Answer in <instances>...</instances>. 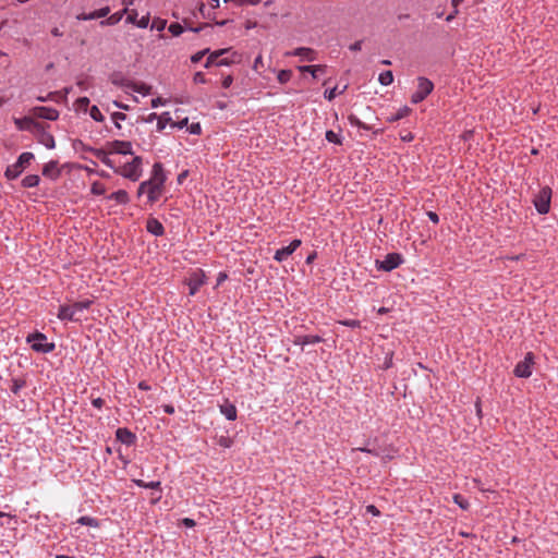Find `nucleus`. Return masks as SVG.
Here are the masks:
<instances>
[{
  "label": "nucleus",
  "instance_id": "43",
  "mask_svg": "<svg viewBox=\"0 0 558 558\" xmlns=\"http://www.w3.org/2000/svg\"><path fill=\"white\" fill-rule=\"evenodd\" d=\"M291 76L292 72L290 70H280L277 75V80L279 81V83L286 84L290 81Z\"/></svg>",
  "mask_w": 558,
  "mask_h": 558
},
{
  "label": "nucleus",
  "instance_id": "27",
  "mask_svg": "<svg viewBox=\"0 0 558 558\" xmlns=\"http://www.w3.org/2000/svg\"><path fill=\"white\" fill-rule=\"evenodd\" d=\"M300 72H308L313 76V78L317 77V73H324L326 71L325 65H300L299 68Z\"/></svg>",
  "mask_w": 558,
  "mask_h": 558
},
{
  "label": "nucleus",
  "instance_id": "63",
  "mask_svg": "<svg viewBox=\"0 0 558 558\" xmlns=\"http://www.w3.org/2000/svg\"><path fill=\"white\" fill-rule=\"evenodd\" d=\"M165 104H166V100H163L160 97L151 99V107L153 108H158L159 106H163Z\"/></svg>",
  "mask_w": 558,
  "mask_h": 558
},
{
  "label": "nucleus",
  "instance_id": "16",
  "mask_svg": "<svg viewBox=\"0 0 558 558\" xmlns=\"http://www.w3.org/2000/svg\"><path fill=\"white\" fill-rule=\"evenodd\" d=\"M43 175L52 181L59 179V177L61 175V170L58 167V161L50 160L49 162H47L43 168Z\"/></svg>",
  "mask_w": 558,
  "mask_h": 558
},
{
  "label": "nucleus",
  "instance_id": "58",
  "mask_svg": "<svg viewBox=\"0 0 558 558\" xmlns=\"http://www.w3.org/2000/svg\"><path fill=\"white\" fill-rule=\"evenodd\" d=\"M146 488L161 490V483L159 481L147 482Z\"/></svg>",
  "mask_w": 558,
  "mask_h": 558
},
{
  "label": "nucleus",
  "instance_id": "21",
  "mask_svg": "<svg viewBox=\"0 0 558 558\" xmlns=\"http://www.w3.org/2000/svg\"><path fill=\"white\" fill-rule=\"evenodd\" d=\"M147 190V201L149 204L156 203L162 194L163 186L155 183H150Z\"/></svg>",
  "mask_w": 558,
  "mask_h": 558
},
{
  "label": "nucleus",
  "instance_id": "51",
  "mask_svg": "<svg viewBox=\"0 0 558 558\" xmlns=\"http://www.w3.org/2000/svg\"><path fill=\"white\" fill-rule=\"evenodd\" d=\"M218 445L222 448H230L232 445L231 438L227 436H220L217 440Z\"/></svg>",
  "mask_w": 558,
  "mask_h": 558
},
{
  "label": "nucleus",
  "instance_id": "57",
  "mask_svg": "<svg viewBox=\"0 0 558 558\" xmlns=\"http://www.w3.org/2000/svg\"><path fill=\"white\" fill-rule=\"evenodd\" d=\"M149 185V182L146 180V181H143L140 185H138V190H137V195L141 196L143 195L144 193L147 194V190H148V186Z\"/></svg>",
  "mask_w": 558,
  "mask_h": 558
},
{
  "label": "nucleus",
  "instance_id": "22",
  "mask_svg": "<svg viewBox=\"0 0 558 558\" xmlns=\"http://www.w3.org/2000/svg\"><path fill=\"white\" fill-rule=\"evenodd\" d=\"M220 413L229 421H234L236 418V408L233 403L226 401L225 403L219 405Z\"/></svg>",
  "mask_w": 558,
  "mask_h": 558
},
{
  "label": "nucleus",
  "instance_id": "36",
  "mask_svg": "<svg viewBox=\"0 0 558 558\" xmlns=\"http://www.w3.org/2000/svg\"><path fill=\"white\" fill-rule=\"evenodd\" d=\"M348 120H349V123L352 125V126H356V128H360V129H363V130H366V131H369L371 130V126L363 123L354 114H350L348 117Z\"/></svg>",
  "mask_w": 558,
  "mask_h": 558
},
{
  "label": "nucleus",
  "instance_id": "33",
  "mask_svg": "<svg viewBox=\"0 0 558 558\" xmlns=\"http://www.w3.org/2000/svg\"><path fill=\"white\" fill-rule=\"evenodd\" d=\"M411 109L407 106L400 108L395 114L388 118L389 122H396L405 118L410 113Z\"/></svg>",
  "mask_w": 558,
  "mask_h": 558
},
{
  "label": "nucleus",
  "instance_id": "28",
  "mask_svg": "<svg viewBox=\"0 0 558 558\" xmlns=\"http://www.w3.org/2000/svg\"><path fill=\"white\" fill-rule=\"evenodd\" d=\"M39 116L46 120L54 121L59 117V112L52 108L41 107L39 108Z\"/></svg>",
  "mask_w": 558,
  "mask_h": 558
},
{
  "label": "nucleus",
  "instance_id": "29",
  "mask_svg": "<svg viewBox=\"0 0 558 558\" xmlns=\"http://www.w3.org/2000/svg\"><path fill=\"white\" fill-rule=\"evenodd\" d=\"M40 178L37 174H29L26 175L22 180V186L26 189L35 187L39 184Z\"/></svg>",
  "mask_w": 558,
  "mask_h": 558
},
{
  "label": "nucleus",
  "instance_id": "14",
  "mask_svg": "<svg viewBox=\"0 0 558 558\" xmlns=\"http://www.w3.org/2000/svg\"><path fill=\"white\" fill-rule=\"evenodd\" d=\"M204 283V274L202 271L193 272L187 280L190 295H195Z\"/></svg>",
  "mask_w": 558,
  "mask_h": 558
},
{
  "label": "nucleus",
  "instance_id": "39",
  "mask_svg": "<svg viewBox=\"0 0 558 558\" xmlns=\"http://www.w3.org/2000/svg\"><path fill=\"white\" fill-rule=\"evenodd\" d=\"M462 2V0H451L452 5V12L446 16L447 22H451L459 13V4Z\"/></svg>",
  "mask_w": 558,
  "mask_h": 558
},
{
  "label": "nucleus",
  "instance_id": "1",
  "mask_svg": "<svg viewBox=\"0 0 558 558\" xmlns=\"http://www.w3.org/2000/svg\"><path fill=\"white\" fill-rule=\"evenodd\" d=\"M26 342L31 348L38 353H50L54 350V342H49L47 336L43 332L36 331L26 337Z\"/></svg>",
  "mask_w": 558,
  "mask_h": 558
},
{
  "label": "nucleus",
  "instance_id": "42",
  "mask_svg": "<svg viewBox=\"0 0 558 558\" xmlns=\"http://www.w3.org/2000/svg\"><path fill=\"white\" fill-rule=\"evenodd\" d=\"M89 116L93 120L97 122H102L105 120L104 114L100 112L97 106H92L89 110Z\"/></svg>",
  "mask_w": 558,
  "mask_h": 558
},
{
  "label": "nucleus",
  "instance_id": "3",
  "mask_svg": "<svg viewBox=\"0 0 558 558\" xmlns=\"http://www.w3.org/2000/svg\"><path fill=\"white\" fill-rule=\"evenodd\" d=\"M142 163L143 159L140 156H135L131 162H128L123 166L121 170L114 169V172L121 174L122 177L135 182L142 177Z\"/></svg>",
  "mask_w": 558,
  "mask_h": 558
},
{
  "label": "nucleus",
  "instance_id": "48",
  "mask_svg": "<svg viewBox=\"0 0 558 558\" xmlns=\"http://www.w3.org/2000/svg\"><path fill=\"white\" fill-rule=\"evenodd\" d=\"M25 386V381L24 380H21V379H13L12 380V386H11V391L14 393V395H17L20 392V390Z\"/></svg>",
  "mask_w": 558,
  "mask_h": 558
},
{
  "label": "nucleus",
  "instance_id": "31",
  "mask_svg": "<svg viewBox=\"0 0 558 558\" xmlns=\"http://www.w3.org/2000/svg\"><path fill=\"white\" fill-rule=\"evenodd\" d=\"M76 522L80 525H86V526H92V527L99 526V521L96 518L88 517V515L80 517Z\"/></svg>",
  "mask_w": 558,
  "mask_h": 558
},
{
  "label": "nucleus",
  "instance_id": "60",
  "mask_svg": "<svg viewBox=\"0 0 558 558\" xmlns=\"http://www.w3.org/2000/svg\"><path fill=\"white\" fill-rule=\"evenodd\" d=\"M231 63H233V61L229 60L228 58H221V59L218 58L216 65L217 66H227V65H230Z\"/></svg>",
  "mask_w": 558,
  "mask_h": 558
},
{
  "label": "nucleus",
  "instance_id": "15",
  "mask_svg": "<svg viewBox=\"0 0 558 558\" xmlns=\"http://www.w3.org/2000/svg\"><path fill=\"white\" fill-rule=\"evenodd\" d=\"M116 438L126 446H132L136 441V435L126 427L118 428L116 430Z\"/></svg>",
  "mask_w": 558,
  "mask_h": 558
},
{
  "label": "nucleus",
  "instance_id": "49",
  "mask_svg": "<svg viewBox=\"0 0 558 558\" xmlns=\"http://www.w3.org/2000/svg\"><path fill=\"white\" fill-rule=\"evenodd\" d=\"M93 301L90 300H82L78 302H75L76 310H78L82 314L85 310H88L92 305Z\"/></svg>",
  "mask_w": 558,
  "mask_h": 558
},
{
  "label": "nucleus",
  "instance_id": "26",
  "mask_svg": "<svg viewBox=\"0 0 558 558\" xmlns=\"http://www.w3.org/2000/svg\"><path fill=\"white\" fill-rule=\"evenodd\" d=\"M228 51H229V49H219V50L211 52L208 56L206 62L204 63V68L209 69L210 66L216 65L217 59L220 58L221 56H223L225 53H227Z\"/></svg>",
  "mask_w": 558,
  "mask_h": 558
},
{
  "label": "nucleus",
  "instance_id": "4",
  "mask_svg": "<svg viewBox=\"0 0 558 558\" xmlns=\"http://www.w3.org/2000/svg\"><path fill=\"white\" fill-rule=\"evenodd\" d=\"M551 189L549 186L542 187L533 198V204L538 214L545 215L550 209Z\"/></svg>",
  "mask_w": 558,
  "mask_h": 558
},
{
  "label": "nucleus",
  "instance_id": "56",
  "mask_svg": "<svg viewBox=\"0 0 558 558\" xmlns=\"http://www.w3.org/2000/svg\"><path fill=\"white\" fill-rule=\"evenodd\" d=\"M193 82L195 84H205L206 83V78H205V75L203 72H196L193 76Z\"/></svg>",
  "mask_w": 558,
  "mask_h": 558
},
{
  "label": "nucleus",
  "instance_id": "52",
  "mask_svg": "<svg viewBox=\"0 0 558 558\" xmlns=\"http://www.w3.org/2000/svg\"><path fill=\"white\" fill-rule=\"evenodd\" d=\"M162 498V489L161 490H154L151 494H150V504L151 505H156L160 501V499Z\"/></svg>",
  "mask_w": 558,
  "mask_h": 558
},
{
  "label": "nucleus",
  "instance_id": "59",
  "mask_svg": "<svg viewBox=\"0 0 558 558\" xmlns=\"http://www.w3.org/2000/svg\"><path fill=\"white\" fill-rule=\"evenodd\" d=\"M189 132L191 134H201L202 132V128L199 125V123H192L190 126H189Z\"/></svg>",
  "mask_w": 558,
  "mask_h": 558
},
{
  "label": "nucleus",
  "instance_id": "11",
  "mask_svg": "<svg viewBox=\"0 0 558 558\" xmlns=\"http://www.w3.org/2000/svg\"><path fill=\"white\" fill-rule=\"evenodd\" d=\"M147 181L149 182V184L155 183V184L165 186V183L167 181V175L165 173L162 163H160V162L154 163L153 169H151V175Z\"/></svg>",
  "mask_w": 558,
  "mask_h": 558
},
{
  "label": "nucleus",
  "instance_id": "19",
  "mask_svg": "<svg viewBox=\"0 0 558 558\" xmlns=\"http://www.w3.org/2000/svg\"><path fill=\"white\" fill-rule=\"evenodd\" d=\"M146 230L155 236H161L165 233V228H163L162 223L156 218L147 219Z\"/></svg>",
  "mask_w": 558,
  "mask_h": 558
},
{
  "label": "nucleus",
  "instance_id": "44",
  "mask_svg": "<svg viewBox=\"0 0 558 558\" xmlns=\"http://www.w3.org/2000/svg\"><path fill=\"white\" fill-rule=\"evenodd\" d=\"M111 119L116 125V128L121 129V121H124L126 119V114L123 112H113L111 113Z\"/></svg>",
  "mask_w": 558,
  "mask_h": 558
},
{
  "label": "nucleus",
  "instance_id": "46",
  "mask_svg": "<svg viewBox=\"0 0 558 558\" xmlns=\"http://www.w3.org/2000/svg\"><path fill=\"white\" fill-rule=\"evenodd\" d=\"M453 501L463 510H466L470 506L469 501L463 498L461 495H454Z\"/></svg>",
  "mask_w": 558,
  "mask_h": 558
},
{
  "label": "nucleus",
  "instance_id": "55",
  "mask_svg": "<svg viewBox=\"0 0 558 558\" xmlns=\"http://www.w3.org/2000/svg\"><path fill=\"white\" fill-rule=\"evenodd\" d=\"M126 14H128L126 22L131 23V24H136V22H137V12H136V10H129V12Z\"/></svg>",
  "mask_w": 558,
  "mask_h": 558
},
{
  "label": "nucleus",
  "instance_id": "35",
  "mask_svg": "<svg viewBox=\"0 0 558 558\" xmlns=\"http://www.w3.org/2000/svg\"><path fill=\"white\" fill-rule=\"evenodd\" d=\"M379 83L383 86H388L393 82V74L391 71H384L379 74L378 77Z\"/></svg>",
  "mask_w": 558,
  "mask_h": 558
},
{
  "label": "nucleus",
  "instance_id": "53",
  "mask_svg": "<svg viewBox=\"0 0 558 558\" xmlns=\"http://www.w3.org/2000/svg\"><path fill=\"white\" fill-rule=\"evenodd\" d=\"M76 105H77L78 109L86 110L89 105V99L87 97H80L76 100Z\"/></svg>",
  "mask_w": 558,
  "mask_h": 558
},
{
  "label": "nucleus",
  "instance_id": "18",
  "mask_svg": "<svg viewBox=\"0 0 558 558\" xmlns=\"http://www.w3.org/2000/svg\"><path fill=\"white\" fill-rule=\"evenodd\" d=\"M110 12L109 7H104L90 13H81L76 16L78 21H92L100 17H106Z\"/></svg>",
  "mask_w": 558,
  "mask_h": 558
},
{
  "label": "nucleus",
  "instance_id": "6",
  "mask_svg": "<svg viewBox=\"0 0 558 558\" xmlns=\"http://www.w3.org/2000/svg\"><path fill=\"white\" fill-rule=\"evenodd\" d=\"M403 263V257L399 253H389L383 260H376V268L381 271H392Z\"/></svg>",
  "mask_w": 558,
  "mask_h": 558
},
{
  "label": "nucleus",
  "instance_id": "20",
  "mask_svg": "<svg viewBox=\"0 0 558 558\" xmlns=\"http://www.w3.org/2000/svg\"><path fill=\"white\" fill-rule=\"evenodd\" d=\"M287 54L288 56L301 57L302 60H307V61H314L316 59L315 51L313 49H311V48H307V47L296 48L293 51L288 52Z\"/></svg>",
  "mask_w": 558,
  "mask_h": 558
},
{
  "label": "nucleus",
  "instance_id": "10",
  "mask_svg": "<svg viewBox=\"0 0 558 558\" xmlns=\"http://www.w3.org/2000/svg\"><path fill=\"white\" fill-rule=\"evenodd\" d=\"M38 143L44 145L47 149H52L56 146L54 137L39 124L36 133H34Z\"/></svg>",
  "mask_w": 558,
  "mask_h": 558
},
{
  "label": "nucleus",
  "instance_id": "23",
  "mask_svg": "<svg viewBox=\"0 0 558 558\" xmlns=\"http://www.w3.org/2000/svg\"><path fill=\"white\" fill-rule=\"evenodd\" d=\"M86 150L93 153L100 161L111 169H116L112 160L108 157L107 153L101 148L88 147Z\"/></svg>",
  "mask_w": 558,
  "mask_h": 558
},
{
  "label": "nucleus",
  "instance_id": "40",
  "mask_svg": "<svg viewBox=\"0 0 558 558\" xmlns=\"http://www.w3.org/2000/svg\"><path fill=\"white\" fill-rule=\"evenodd\" d=\"M90 192L94 195H104L106 193V187L102 183L95 181L92 184Z\"/></svg>",
  "mask_w": 558,
  "mask_h": 558
},
{
  "label": "nucleus",
  "instance_id": "64",
  "mask_svg": "<svg viewBox=\"0 0 558 558\" xmlns=\"http://www.w3.org/2000/svg\"><path fill=\"white\" fill-rule=\"evenodd\" d=\"M92 404L97 409H101L105 404V401L98 397L92 400Z\"/></svg>",
  "mask_w": 558,
  "mask_h": 558
},
{
  "label": "nucleus",
  "instance_id": "62",
  "mask_svg": "<svg viewBox=\"0 0 558 558\" xmlns=\"http://www.w3.org/2000/svg\"><path fill=\"white\" fill-rule=\"evenodd\" d=\"M426 215L432 222H434V223L439 222V216L435 211H427Z\"/></svg>",
  "mask_w": 558,
  "mask_h": 558
},
{
  "label": "nucleus",
  "instance_id": "7",
  "mask_svg": "<svg viewBox=\"0 0 558 558\" xmlns=\"http://www.w3.org/2000/svg\"><path fill=\"white\" fill-rule=\"evenodd\" d=\"M534 365V354L529 352L524 359L520 361L514 367V375L519 378H529L532 375V367Z\"/></svg>",
  "mask_w": 558,
  "mask_h": 558
},
{
  "label": "nucleus",
  "instance_id": "50",
  "mask_svg": "<svg viewBox=\"0 0 558 558\" xmlns=\"http://www.w3.org/2000/svg\"><path fill=\"white\" fill-rule=\"evenodd\" d=\"M208 52H209V49H208V48H206V49H204V50H201V51H198V52L194 53V54L191 57V61H192L193 63H197V62H199V61H201V60H202V59H203V58H204Z\"/></svg>",
  "mask_w": 558,
  "mask_h": 558
},
{
  "label": "nucleus",
  "instance_id": "30",
  "mask_svg": "<svg viewBox=\"0 0 558 558\" xmlns=\"http://www.w3.org/2000/svg\"><path fill=\"white\" fill-rule=\"evenodd\" d=\"M111 82L116 86L126 87V88H130L131 83H132V81L128 80L126 77H124L121 74H114L111 78Z\"/></svg>",
  "mask_w": 558,
  "mask_h": 558
},
{
  "label": "nucleus",
  "instance_id": "37",
  "mask_svg": "<svg viewBox=\"0 0 558 558\" xmlns=\"http://www.w3.org/2000/svg\"><path fill=\"white\" fill-rule=\"evenodd\" d=\"M345 89H347V86H343V88L341 90H338L337 86L333 87V88H330V89H326L325 93H324V97L327 100L331 101V100H333L336 98V96L338 94H343L345 92Z\"/></svg>",
  "mask_w": 558,
  "mask_h": 558
},
{
  "label": "nucleus",
  "instance_id": "32",
  "mask_svg": "<svg viewBox=\"0 0 558 558\" xmlns=\"http://www.w3.org/2000/svg\"><path fill=\"white\" fill-rule=\"evenodd\" d=\"M171 122V117L169 112H163L158 117L157 121V131L161 132L165 130L168 123Z\"/></svg>",
  "mask_w": 558,
  "mask_h": 558
},
{
  "label": "nucleus",
  "instance_id": "61",
  "mask_svg": "<svg viewBox=\"0 0 558 558\" xmlns=\"http://www.w3.org/2000/svg\"><path fill=\"white\" fill-rule=\"evenodd\" d=\"M232 82H233V77L231 75H228V76L223 77L221 85L223 88H229L232 85Z\"/></svg>",
  "mask_w": 558,
  "mask_h": 558
},
{
  "label": "nucleus",
  "instance_id": "24",
  "mask_svg": "<svg viewBox=\"0 0 558 558\" xmlns=\"http://www.w3.org/2000/svg\"><path fill=\"white\" fill-rule=\"evenodd\" d=\"M126 13H128V9L123 8L121 11L116 12V13L111 14L110 16H108L106 20L101 21L100 25H102V26L116 25L122 20L123 15Z\"/></svg>",
  "mask_w": 558,
  "mask_h": 558
},
{
  "label": "nucleus",
  "instance_id": "8",
  "mask_svg": "<svg viewBox=\"0 0 558 558\" xmlns=\"http://www.w3.org/2000/svg\"><path fill=\"white\" fill-rule=\"evenodd\" d=\"M57 317L62 322H81L82 313L78 310H76L75 303L71 305L62 304L59 306Z\"/></svg>",
  "mask_w": 558,
  "mask_h": 558
},
{
  "label": "nucleus",
  "instance_id": "9",
  "mask_svg": "<svg viewBox=\"0 0 558 558\" xmlns=\"http://www.w3.org/2000/svg\"><path fill=\"white\" fill-rule=\"evenodd\" d=\"M302 244V241L300 239H294L290 242L289 245L283 246L276 251L274 255V259L278 263H282L288 259L290 255H292L296 248Z\"/></svg>",
  "mask_w": 558,
  "mask_h": 558
},
{
  "label": "nucleus",
  "instance_id": "12",
  "mask_svg": "<svg viewBox=\"0 0 558 558\" xmlns=\"http://www.w3.org/2000/svg\"><path fill=\"white\" fill-rule=\"evenodd\" d=\"M14 124L20 131H28L31 133H36V130L39 126V123L29 117L16 118L14 119Z\"/></svg>",
  "mask_w": 558,
  "mask_h": 558
},
{
  "label": "nucleus",
  "instance_id": "2",
  "mask_svg": "<svg viewBox=\"0 0 558 558\" xmlns=\"http://www.w3.org/2000/svg\"><path fill=\"white\" fill-rule=\"evenodd\" d=\"M34 159L35 156L33 153H22L13 165L8 166L4 172L5 178L9 180H15L20 177L24 168H26Z\"/></svg>",
  "mask_w": 558,
  "mask_h": 558
},
{
  "label": "nucleus",
  "instance_id": "5",
  "mask_svg": "<svg viewBox=\"0 0 558 558\" xmlns=\"http://www.w3.org/2000/svg\"><path fill=\"white\" fill-rule=\"evenodd\" d=\"M434 90V83L427 77H417L416 90L411 96L412 104L422 102Z\"/></svg>",
  "mask_w": 558,
  "mask_h": 558
},
{
  "label": "nucleus",
  "instance_id": "13",
  "mask_svg": "<svg viewBox=\"0 0 558 558\" xmlns=\"http://www.w3.org/2000/svg\"><path fill=\"white\" fill-rule=\"evenodd\" d=\"M110 153L120 155H133L132 143L128 141H112L110 144Z\"/></svg>",
  "mask_w": 558,
  "mask_h": 558
},
{
  "label": "nucleus",
  "instance_id": "25",
  "mask_svg": "<svg viewBox=\"0 0 558 558\" xmlns=\"http://www.w3.org/2000/svg\"><path fill=\"white\" fill-rule=\"evenodd\" d=\"M108 199H112V201L117 202L118 204L125 205L129 203L130 196L125 190H119V191L111 193L108 196Z\"/></svg>",
  "mask_w": 558,
  "mask_h": 558
},
{
  "label": "nucleus",
  "instance_id": "54",
  "mask_svg": "<svg viewBox=\"0 0 558 558\" xmlns=\"http://www.w3.org/2000/svg\"><path fill=\"white\" fill-rule=\"evenodd\" d=\"M149 25V14L142 16L136 22V26L140 28H146Z\"/></svg>",
  "mask_w": 558,
  "mask_h": 558
},
{
  "label": "nucleus",
  "instance_id": "47",
  "mask_svg": "<svg viewBox=\"0 0 558 558\" xmlns=\"http://www.w3.org/2000/svg\"><path fill=\"white\" fill-rule=\"evenodd\" d=\"M340 325L349 327V328H359L361 327V322L357 319H342L338 322Z\"/></svg>",
  "mask_w": 558,
  "mask_h": 558
},
{
  "label": "nucleus",
  "instance_id": "38",
  "mask_svg": "<svg viewBox=\"0 0 558 558\" xmlns=\"http://www.w3.org/2000/svg\"><path fill=\"white\" fill-rule=\"evenodd\" d=\"M326 140L329 142V143H333V144H338V145H341L342 144V140H341V136L337 133H335L332 130H328L326 132Z\"/></svg>",
  "mask_w": 558,
  "mask_h": 558
},
{
  "label": "nucleus",
  "instance_id": "17",
  "mask_svg": "<svg viewBox=\"0 0 558 558\" xmlns=\"http://www.w3.org/2000/svg\"><path fill=\"white\" fill-rule=\"evenodd\" d=\"M324 339L320 336L317 335H305V336H295L293 343L295 345H300L302 350L304 349V345L306 344H316L319 342H323Z\"/></svg>",
  "mask_w": 558,
  "mask_h": 558
},
{
  "label": "nucleus",
  "instance_id": "34",
  "mask_svg": "<svg viewBox=\"0 0 558 558\" xmlns=\"http://www.w3.org/2000/svg\"><path fill=\"white\" fill-rule=\"evenodd\" d=\"M130 89H132L133 92H136L138 94H142V95H148L150 93V87L144 83H135V82H132L131 83V87Z\"/></svg>",
  "mask_w": 558,
  "mask_h": 558
},
{
  "label": "nucleus",
  "instance_id": "45",
  "mask_svg": "<svg viewBox=\"0 0 558 558\" xmlns=\"http://www.w3.org/2000/svg\"><path fill=\"white\" fill-rule=\"evenodd\" d=\"M168 31H169L173 36H175V37H177V36H180V35L183 33L184 28H183V26H182L181 24H179V23H171V24L169 25V27H168Z\"/></svg>",
  "mask_w": 558,
  "mask_h": 558
},
{
  "label": "nucleus",
  "instance_id": "41",
  "mask_svg": "<svg viewBox=\"0 0 558 558\" xmlns=\"http://www.w3.org/2000/svg\"><path fill=\"white\" fill-rule=\"evenodd\" d=\"M167 26V21L166 20H162L160 17H156L154 19L151 25H150V28L151 29H156L158 32H162Z\"/></svg>",
  "mask_w": 558,
  "mask_h": 558
}]
</instances>
